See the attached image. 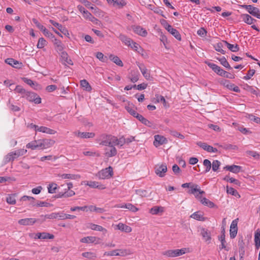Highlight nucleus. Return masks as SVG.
<instances>
[{
  "instance_id": "1",
  "label": "nucleus",
  "mask_w": 260,
  "mask_h": 260,
  "mask_svg": "<svg viewBox=\"0 0 260 260\" xmlns=\"http://www.w3.org/2000/svg\"><path fill=\"white\" fill-rule=\"evenodd\" d=\"M205 63L208 65V67L212 69V70L218 75L229 79H234L235 78L234 75H232L231 73L223 70L217 65L207 61H206Z\"/></svg>"
},
{
  "instance_id": "2",
  "label": "nucleus",
  "mask_w": 260,
  "mask_h": 260,
  "mask_svg": "<svg viewBox=\"0 0 260 260\" xmlns=\"http://www.w3.org/2000/svg\"><path fill=\"white\" fill-rule=\"evenodd\" d=\"M113 175V168L111 166H109L104 169H102L96 174V176L101 179H108L112 177Z\"/></svg>"
},
{
  "instance_id": "3",
  "label": "nucleus",
  "mask_w": 260,
  "mask_h": 260,
  "mask_svg": "<svg viewBox=\"0 0 260 260\" xmlns=\"http://www.w3.org/2000/svg\"><path fill=\"white\" fill-rule=\"evenodd\" d=\"M189 193L193 194L195 197L201 201V199L203 198L201 195L205 194L204 191L201 190L199 186L196 184H192L190 186V189L188 191Z\"/></svg>"
},
{
  "instance_id": "4",
  "label": "nucleus",
  "mask_w": 260,
  "mask_h": 260,
  "mask_svg": "<svg viewBox=\"0 0 260 260\" xmlns=\"http://www.w3.org/2000/svg\"><path fill=\"white\" fill-rule=\"evenodd\" d=\"M131 252L129 250L127 249H115L111 251H106L104 253V255L108 256H125L128 254H130Z\"/></svg>"
},
{
  "instance_id": "5",
  "label": "nucleus",
  "mask_w": 260,
  "mask_h": 260,
  "mask_svg": "<svg viewBox=\"0 0 260 260\" xmlns=\"http://www.w3.org/2000/svg\"><path fill=\"white\" fill-rule=\"evenodd\" d=\"M22 97L25 98L29 102H34L37 104H39L41 103V98L34 92L27 91L25 94L23 95Z\"/></svg>"
},
{
  "instance_id": "6",
  "label": "nucleus",
  "mask_w": 260,
  "mask_h": 260,
  "mask_svg": "<svg viewBox=\"0 0 260 260\" xmlns=\"http://www.w3.org/2000/svg\"><path fill=\"white\" fill-rule=\"evenodd\" d=\"M167 171V166L165 164L157 165L155 167V172L160 177H164Z\"/></svg>"
},
{
  "instance_id": "7",
  "label": "nucleus",
  "mask_w": 260,
  "mask_h": 260,
  "mask_svg": "<svg viewBox=\"0 0 260 260\" xmlns=\"http://www.w3.org/2000/svg\"><path fill=\"white\" fill-rule=\"evenodd\" d=\"M185 253V249L169 250L166 251L164 254L169 257H176L181 255Z\"/></svg>"
},
{
  "instance_id": "8",
  "label": "nucleus",
  "mask_w": 260,
  "mask_h": 260,
  "mask_svg": "<svg viewBox=\"0 0 260 260\" xmlns=\"http://www.w3.org/2000/svg\"><path fill=\"white\" fill-rule=\"evenodd\" d=\"M140 70L141 71L142 75L146 80H151L152 77L150 76V73L147 69L146 67L143 63H140L138 62H136Z\"/></svg>"
},
{
  "instance_id": "9",
  "label": "nucleus",
  "mask_w": 260,
  "mask_h": 260,
  "mask_svg": "<svg viewBox=\"0 0 260 260\" xmlns=\"http://www.w3.org/2000/svg\"><path fill=\"white\" fill-rule=\"evenodd\" d=\"M109 147H107L105 149V155L108 157H111L115 156L117 151L116 148L114 146H108Z\"/></svg>"
},
{
  "instance_id": "10",
  "label": "nucleus",
  "mask_w": 260,
  "mask_h": 260,
  "mask_svg": "<svg viewBox=\"0 0 260 260\" xmlns=\"http://www.w3.org/2000/svg\"><path fill=\"white\" fill-rule=\"evenodd\" d=\"M238 246L240 260H243V256L245 254V243L244 242L242 237L239 238Z\"/></svg>"
},
{
  "instance_id": "11",
  "label": "nucleus",
  "mask_w": 260,
  "mask_h": 260,
  "mask_svg": "<svg viewBox=\"0 0 260 260\" xmlns=\"http://www.w3.org/2000/svg\"><path fill=\"white\" fill-rule=\"evenodd\" d=\"M166 27L167 30L171 34H172L177 40L179 41L181 40V35L177 29L173 28L172 26L170 24H167L166 25Z\"/></svg>"
},
{
  "instance_id": "12",
  "label": "nucleus",
  "mask_w": 260,
  "mask_h": 260,
  "mask_svg": "<svg viewBox=\"0 0 260 260\" xmlns=\"http://www.w3.org/2000/svg\"><path fill=\"white\" fill-rule=\"evenodd\" d=\"M167 142V139L164 136L160 135H155L154 136V141L153 142L154 145L156 147H158L160 145H162L163 144H165Z\"/></svg>"
},
{
  "instance_id": "13",
  "label": "nucleus",
  "mask_w": 260,
  "mask_h": 260,
  "mask_svg": "<svg viewBox=\"0 0 260 260\" xmlns=\"http://www.w3.org/2000/svg\"><path fill=\"white\" fill-rule=\"evenodd\" d=\"M5 62L15 68L20 69L22 67L21 62H19L18 61L12 58H7L5 60Z\"/></svg>"
},
{
  "instance_id": "14",
  "label": "nucleus",
  "mask_w": 260,
  "mask_h": 260,
  "mask_svg": "<svg viewBox=\"0 0 260 260\" xmlns=\"http://www.w3.org/2000/svg\"><path fill=\"white\" fill-rule=\"evenodd\" d=\"M23 81L35 90H40L41 89V86L40 85L38 84L36 82H34L29 79L23 78Z\"/></svg>"
},
{
  "instance_id": "15",
  "label": "nucleus",
  "mask_w": 260,
  "mask_h": 260,
  "mask_svg": "<svg viewBox=\"0 0 260 260\" xmlns=\"http://www.w3.org/2000/svg\"><path fill=\"white\" fill-rule=\"evenodd\" d=\"M242 21L248 24H252L256 20L253 18L250 15L247 14H241L240 16Z\"/></svg>"
},
{
  "instance_id": "16",
  "label": "nucleus",
  "mask_w": 260,
  "mask_h": 260,
  "mask_svg": "<svg viewBox=\"0 0 260 260\" xmlns=\"http://www.w3.org/2000/svg\"><path fill=\"white\" fill-rule=\"evenodd\" d=\"M85 184L89 186L91 188H98L99 189H104L106 188L103 184H102L96 181H86V183Z\"/></svg>"
},
{
  "instance_id": "17",
  "label": "nucleus",
  "mask_w": 260,
  "mask_h": 260,
  "mask_svg": "<svg viewBox=\"0 0 260 260\" xmlns=\"http://www.w3.org/2000/svg\"><path fill=\"white\" fill-rule=\"evenodd\" d=\"M139 76L140 74L138 71L133 70L131 71L128 78L132 82L135 83L139 80Z\"/></svg>"
},
{
  "instance_id": "18",
  "label": "nucleus",
  "mask_w": 260,
  "mask_h": 260,
  "mask_svg": "<svg viewBox=\"0 0 260 260\" xmlns=\"http://www.w3.org/2000/svg\"><path fill=\"white\" fill-rule=\"evenodd\" d=\"M110 135L103 134L100 137V145L104 146H110Z\"/></svg>"
},
{
  "instance_id": "19",
  "label": "nucleus",
  "mask_w": 260,
  "mask_h": 260,
  "mask_svg": "<svg viewBox=\"0 0 260 260\" xmlns=\"http://www.w3.org/2000/svg\"><path fill=\"white\" fill-rule=\"evenodd\" d=\"M133 29L136 34L142 37H145L147 34V31L140 26H134Z\"/></svg>"
},
{
  "instance_id": "20",
  "label": "nucleus",
  "mask_w": 260,
  "mask_h": 260,
  "mask_svg": "<svg viewBox=\"0 0 260 260\" xmlns=\"http://www.w3.org/2000/svg\"><path fill=\"white\" fill-rule=\"evenodd\" d=\"M36 220L35 218H24L20 219L18 221V223L21 225H28L33 224L36 222Z\"/></svg>"
},
{
  "instance_id": "21",
  "label": "nucleus",
  "mask_w": 260,
  "mask_h": 260,
  "mask_svg": "<svg viewBox=\"0 0 260 260\" xmlns=\"http://www.w3.org/2000/svg\"><path fill=\"white\" fill-rule=\"evenodd\" d=\"M224 169L228 170L234 173H238L241 171V167L234 165L232 166H226L224 167Z\"/></svg>"
},
{
  "instance_id": "22",
  "label": "nucleus",
  "mask_w": 260,
  "mask_h": 260,
  "mask_svg": "<svg viewBox=\"0 0 260 260\" xmlns=\"http://www.w3.org/2000/svg\"><path fill=\"white\" fill-rule=\"evenodd\" d=\"M97 238L95 237L88 236L84 237L80 240L81 242L85 243H91L95 242V244H99L100 242L96 241Z\"/></svg>"
},
{
  "instance_id": "23",
  "label": "nucleus",
  "mask_w": 260,
  "mask_h": 260,
  "mask_svg": "<svg viewBox=\"0 0 260 260\" xmlns=\"http://www.w3.org/2000/svg\"><path fill=\"white\" fill-rule=\"evenodd\" d=\"M250 14L252 15L254 17H257L259 13V10L256 8L254 7L252 5H249L248 10L247 11Z\"/></svg>"
},
{
  "instance_id": "24",
  "label": "nucleus",
  "mask_w": 260,
  "mask_h": 260,
  "mask_svg": "<svg viewBox=\"0 0 260 260\" xmlns=\"http://www.w3.org/2000/svg\"><path fill=\"white\" fill-rule=\"evenodd\" d=\"M119 39L126 45L129 46H131L133 44V42H134L131 39L122 34H120L119 35Z\"/></svg>"
},
{
  "instance_id": "25",
  "label": "nucleus",
  "mask_w": 260,
  "mask_h": 260,
  "mask_svg": "<svg viewBox=\"0 0 260 260\" xmlns=\"http://www.w3.org/2000/svg\"><path fill=\"white\" fill-rule=\"evenodd\" d=\"M223 43L224 44L227 48L232 52H236L238 51L239 50V47L237 44H231L226 41H223Z\"/></svg>"
},
{
  "instance_id": "26",
  "label": "nucleus",
  "mask_w": 260,
  "mask_h": 260,
  "mask_svg": "<svg viewBox=\"0 0 260 260\" xmlns=\"http://www.w3.org/2000/svg\"><path fill=\"white\" fill-rule=\"evenodd\" d=\"M117 227L118 230L126 233H129L132 230L131 227L122 223H119L118 225H117Z\"/></svg>"
},
{
  "instance_id": "27",
  "label": "nucleus",
  "mask_w": 260,
  "mask_h": 260,
  "mask_svg": "<svg viewBox=\"0 0 260 260\" xmlns=\"http://www.w3.org/2000/svg\"><path fill=\"white\" fill-rule=\"evenodd\" d=\"M38 132L49 134H54L56 133V131L53 129H50L45 126H40L37 129Z\"/></svg>"
},
{
  "instance_id": "28",
  "label": "nucleus",
  "mask_w": 260,
  "mask_h": 260,
  "mask_svg": "<svg viewBox=\"0 0 260 260\" xmlns=\"http://www.w3.org/2000/svg\"><path fill=\"white\" fill-rule=\"evenodd\" d=\"M42 142L44 149L51 147L55 143L54 140L48 139H42Z\"/></svg>"
},
{
  "instance_id": "29",
  "label": "nucleus",
  "mask_w": 260,
  "mask_h": 260,
  "mask_svg": "<svg viewBox=\"0 0 260 260\" xmlns=\"http://www.w3.org/2000/svg\"><path fill=\"white\" fill-rule=\"evenodd\" d=\"M131 47L135 51H137L138 53L143 56V52H144L143 49L137 43L133 42Z\"/></svg>"
},
{
  "instance_id": "30",
  "label": "nucleus",
  "mask_w": 260,
  "mask_h": 260,
  "mask_svg": "<svg viewBox=\"0 0 260 260\" xmlns=\"http://www.w3.org/2000/svg\"><path fill=\"white\" fill-rule=\"evenodd\" d=\"M190 217L200 221L205 220V218L203 217V214L200 211H197L193 213L190 215Z\"/></svg>"
},
{
  "instance_id": "31",
  "label": "nucleus",
  "mask_w": 260,
  "mask_h": 260,
  "mask_svg": "<svg viewBox=\"0 0 260 260\" xmlns=\"http://www.w3.org/2000/svg\"><path fill=\"white\" fill-rule=\"evenodd\" d=\"M93 133L80 132H79L77 136L81 138H91L94 136Z\"/></svg>"
},
{
  "instance_id": "32",
  "label": "nucleus",
  "mask_w": 260,
  "mask_h": 260,
  "mask_svg": "<svg viewBox=\"0 0 260 260\" xmlns=\"http://www.w3.org/2000/svg\"><path fill=\"white\" fill-rule=\"evenodd\" d=\"M49 21L53 25L57 27L61 33L65 34V32H67L66 31V27L63 26L61 24L54 21L53 20H50Z\"/></svg>"
},
{
  "instance_id": "33",
  "label": "nucleus",
  "mask_w": 260,
  "mask_h": 260,
  "mask_svg": "<svg viewBox=\"0 0 260 260\" xmlns=\"http://www.w3.org/2000/svg\"><path fill=\"white\" fill-rule=\"evenodd\" d=\"M109 58L111 60L113 61L115 63H116L117 65L122 67L123 66V64L122 62V61L120 59V58L117 56H114V55L111 54L109 56Z\"/></svg>"
},
{
  "instance_id": "34",
  "label": "nucleus",
  "mask_w": 260,
  "mask_h": 260,
  "mask_svg": "<svg viewBox=\"0 0 260 260\" xmlns=\"http://www.w3.org/2000/svg\"><path fill=\"white\" fill-rule=\"evenodd\" d=\"M58 176L61 177L63 179H76L80 177V176L78 175L71 174H59Z\"/></svg>"
},
{
  "instance_id": "35",
  "label": "nucleus",
  "mask_w": 260,
  "mask_h": 260,
  "mask_svg": "<svg viewBox=\"0 0 260 260\" xmlns=\"http://www.w3.org/2000/svg\"><path fill=\"white\" fill-rule=\"evenodd\" d=\"M137 118L146 126L151 127L152 125L150 121L144 118L142 115L139 114V116H137Z\"/></svg>"
},
{
  "instance_id": "36",
  "label": "nucleus",
  "mask_w": 260,
  "mask_h": 260,
  "mask_svg": "<svg viewBox=\"0 0 260 260\" xmlns=\"http://www.w3.org/2000/svg\"><path fill=\"white\" fill-rule=\"evenodd\" d=\"M84 17L86 18V19L89 20V21H91L92 22L98 24L99 22V20L93 17L92 14L88 12L87 13H86V14L84 15Z\"/></svg>"
},
{
  "instance_id": "37",
  "label": "nucleus",
  "mask_w": 260,
  "mask_h": 260,
  "mask_svg": "<svg viewBox=\"0 0 260 260\" xmlns=\"http://www.w3.org/2000/svg\"><path fill=\"white\" fill-rule=\"evenodd\" d=\"M163 211V207L158 206H154L150 210V212L154 215L157 214L159 213H162Z\"/></svg>"
},
{
  "instance_id": "38",
  "label": "nucleus",
  "mask_w": 260,
  "mask_h": 260,
  "mask_svg": "<svg viewBox=\"0 0 260 260\" xmlns=\"http://www.w3.org/2000/svg\"><path fill=\"white\" fill-rule=\"evenodd\" d=\"M203 165L205 167L206 169L204 171V172H202V173L205 174V173L208 172L210 170L211 167H212V164L210 160L206 159L203 161Z\"/></svg>"
},
{
  "instance_id": "39",
  "label": "nucleus",
  "mask_w": 260,
  "mask_h": 260,
  "mask_svg": "<svg viewBox=\"0 0 260 260\" xmlns=\"http://www.w3.org/2000/svg\"><path fill=\"white\" fill-rule=\"evenodd\" d=\"M17 158L16 156L14 155V152H11L8 153L5 157V161L6 163L13 161L15 158Z\"/></svg>"
},
{
  "instance_id": "40",
  "label": "nucleus",
  "mask_w": 260,
  "mask_h": 260,
  "mask_svg": "<svg viewBox=\"0 0 260 260\" xmlns=\"http://www.w3.org/2000/svg\"><path fill=\"white\" fill-rule=\"evenodd\" d=\"M81 86L84 88L86 91H89L91 90V87L89 83L85 79L80 81Z\"/></svg>"
},
{
  "instance_id": "41",
  "label": "nucleus",
  "mask_w": 260,
  "mask_h": 260,
  "mask_svg": "<svg viewBox=\"0 0 260 260\" xmlns=\"http://www.w3.org/2000/svg\"><path fill=\"white\" fill-rule=\"evenodd\" d=\"M16 194H9L6 199L7 202L11 205H14L16 204L15 197Z\"/></svg>"
},
{
  "instance_id": "42",
  "label": "nucleus",
  "mask_w": 260,
  "mask_h": 260,
  "mask_svg": "<svg viewBox=\"0 0 260 260\" xmlns=\"http://www.w3.org/2000/svg\"><path fill=\"white\" fill-rule=\"evenodd\" d=\"M201 202L203 205L207 206L210 208H212L214 206V204L206 198H203L202 199H201Z\"/></svg>"
},
{
  "instance_id": "43",
  "label": "nucleus",
  "mask_w": 260,
  "mask_h": 260,
  "mask_svg": "<svg viewBox=\"0 0 260 260\" xmlns=\"http://www.w3.org/2000/svg\"><path fill=\"white\" fill-rule=\"evenodd\" d=\"M217 59H218L220 63L226 69L229 70L232 69V67L230 66V64L227 61L226 58L224 57H223L221 58H217Z\"/></svg>"
},
{
  "instance_id": "44",
  "label": "nucleus",
  "mask_w": 260,
  "mask_h": 260,
  "mask_svg": "<svg viewBox=\"0 0 260 260\" xmlns=\"http://www.w3.org/2000/svg\"><path fill=\"white\" fill-rule=\"evenodd\" d=\"M125 109L131 115L136 118H137V116H139V114L134 109L129 106H126Z\"/></svg>"
},
{
  "instance_id": "45",
  "label": "nucleus",
  "mask_w": 260,
  "mask_h": 260,
  "mask_svg": "<svg viewBox=\"0 0 260 260\" xmlns=\"http://www.w3.org/2000/svg\"><path fill=\"white\" fill-rule=\"evenodd\" d=\"M197 145L200 147L202 148L205 150H206L208 152H210L211 151V149L212 146L210 145H208L206 143H203L201 142H199L197 143Z\"/></svg>"
},
{
  "instance_id": "46",
  "label": "nucleus",
  "mask_w": 260,
  "mask_h": 260,
  "mask_svg": "<svg viewBox=\"0 0 260 260\" xmlns=\"http://www.w3.org/2000/svg\"><path fill=\"white\" fill-rule=\"evenodd\" d=\"M90 228L92 230L98 231H105L107 230L103 228L101 225H96L95 224L91 223L90 225Z\"/></svg>"
},
{
  "instance_id": "47",
  "label": "nucleus",
  "mask_w": 260,
  "mask_h": 260,
  "mask_svg": "<svg viewBox=\"0 0 260 260\" xmlns=\"http://www.w3.org/2000/svg\"><path fill=\"white\" fill-rule=\"evenodd\" d=\"M57 185L56 183H51L48 186V192L50 193H53L56 192V189H57Z\"/></svg>"
},
{
  "instance_id": "48",
  "label": "nucleus",
  "mask_w": 260,
  "mask_h": 260,
  "mask_svg": "<svg viewBox=\"0 0 260 260\" xmlns=\"http://www.w3.org/2000/svg\"><path fill=\"white\" fill-rule=\"evenodd\" d=\"M201 234L203 238L205 239L206 241H208L211 239L210 234L205 229H203L202 230Z\"/></svg>"
},
{
  "instance_id": "49",
  "label": "nucleus",
  "mask_w": 260,
  "mask_h": 260,
  "mask_svg": "<svg viewBox=\"0 0 260 260\" xmlns=\"http://www.w3.org/2000/svg\"><path fill=\"white\" fill-rule=\"evenodd\" d=\"M82 255L84 257L89 259H94L96 257L95 254L91 252H83L82 253Z\"/></svg>"
},
{
  "instance_id": "50",
  "label": "nucleus",
  "mask_w": 260,
  "mask_h": 260,
  "mask_svg": "<svg viewBox=\"0 0 260 260\" xmlns=\"http://www.w3.org/2000/svg\"><path fill=\"white\" fill-rule=\"evenodd\" d=\"M124 208L128 209L129 211H131L133 212H136L137 211H138V208L131 203L124 204Z\"/></svg>"
},
{
  "instance_id": "51",
  "label": "nucleus",
  "mask_w": 260,
  "mask_h": 260,
  "mask_svg": "<svg viewBox=\"0 0 260 260\" xmlns=\"http://www.w3.org/2000/svg\"><path fill=\"white\" fill-rule=\"evenodd\" d=\"M47 45L46 40L43 38H40L39 39L37 47L40 49L43 48L45 46Z\"/></svg>"
},
{
  "instance_id": "52",
  "label": "nucleus",
  "mask_w": 260,
  "mask_h": 260,
  "mask_svg": "<svg viewBox=\"0 0 260 260\" xmlns=\"http://www.w3.org/2000/svg\"><path fill=\"white\" fill-rule=\"evenodd\" d=\"M220 83L223 86L230 90L233 88V86H234V84L230 83V82L228 80H222Z\"/></svg>"
},
{
  "instance_id": "53",
  "label": "nucleus",
  "mask_w": 260,
  "mask_h": 260,
  "mask_svg": "<svg viewBox=\"0 0 260 260\" xmlns=\"http://www.w3.org/2000/svg\"><path fill=\"white\" fill-rule=\"evenodd\" d=\"M223 47V42L222 43H218L217 44L216 46H215V49L218 51L222 53V54H224L225 53V51L223 50L222 48Z\"/></svg>"
},
{
  "instance_id": "54",
  "label": "nucleus",
  "mask_w": 260,
  "mask_h": 260,
  "mask_svg": "<svg viewBox=\"0 0 260 260\" xmlns=\"http://www.w3.org/2000/svg\"><path fill=\"white\" fill-rule=\"evenodd\" d=\"M221 162L218 160H215L212 162V168L214 172H216L219 169Z\"/></svg>"
},
{
  "instance_id": "55",
  "label": "nucleus",
  "mask_w": 260,
  "mask_h": 260,
  "mask_svg": "<svg viewBox=\"0 0 260 260\" xmlns=\"http://www.w3.org/2000/svg\"><path fill=\"white\" fill-rule=\"evenodd\" d=\"M54 236L52 234L48 233H41V239H53Z\"/></svg>"
},
{
  "instance_id": "56",
  "label": "nucleus",
  "mask_w": 260,
  "mask_h": 260,
  "mask_svg": "<svg viewBox=\"0 0 260 260\" xmlns=\"http://www.w3.org/2000/svg\"><path fill=\"white\" fill-rule=\"evenodd\" d=\"M226 192L228 193L231 194L235 196L239 195L238 192L236 189L232 187H229L228 186H226Z\"/></svg>"
},
{
  "instance_id": "57",
  "label": "nucleus",
  "mask_w": 260,
  "mask_h": 260,
  "mask_svg": "<svg viewBox=\"0 0 260 260\" xmlns=\"http://www.w3.org/2000/svg\"><path fill=\"white\" fill-rule=\"evenodd\" d=\"M14 90L16 92L22 94L23 95H25L27 92L25 89L20 85H17Z\"/></svg>"
},
{
  "instance_id": "58",
  "label": "nucleus",
  "mask_w": 260,
  "mask_h": 260,
  "mask_svg": "<svg viewBox=\"0 0 260 260\" xmlns=\"http://www.w3.org/2000/svg\"><path fill=\"white\" fill-rule=\"evenodd\" d=\"M96 57L101 61L103 62H106L107 60V57L104 56V55L100 52L96 53Z\"/></svg>"
},
{
  "instance_id": "59",
  "label": "nucleus",
  "mask_w": 260,
  "mask_h": 260,
  "mask_svg": "<svg viewBox=\"0 0 260 260\" xmlns=\"http://www.w3.org/2000/svg\"><path fill=\"white\" fill-rule=\"evenodd\" d=\"M26 150H24L23 149L17 150L15 151H13L14 155L16 156L17 157H18L20 156H22L24 155L26 152Z\"/></svg>"
},
{
  "instance_id": "60",
  "label": "nucleus",
  "mask_w": 260,
  "mask_h": 260,
  "mask_svg": "<svg viewBox=\"0 0 260 260\" xmlns=\"http://www.w3.org/2000/svg\"><path fill=\"white\" fill-rule=\"evenodd\" d=\"M110 146H115L117 145L118 139L117 137L112 136L110 135Z\"/></svg>"
},
{
  "instance_id": "61",
  "label": "nucleus",
  "mask_w": 260,
  "mask_h": 260,
  "mask_svg": "<svg viewBox=\"0 0 260 260\" xmlns=\"http://www.w3.org/2000/svg\"><path fill=\"white\" fill-rule=\"evenodd\" d=\"M247 117L251 121L256 123H260V118L256 117L252 114H248Z\"/></svg>"
},
{
  "instance_id": "62",
  "label": "nucleus",
  "mask_w": 260,
  "mask_h": 260,
  "mask_svg": "<svg viewBox=\"0 0 260 260\" xmlns=\"http://www.w3.org/2000/svg\"><path fill=\"white\" fill-rule=\"evenodd\" d=\"M255 72V71L253 69L249 70L247 74L243 77V79L246 80L250 79L254 75Z\"/></svg>"
},
{
  "instance_id": "63",
  "label": "nucleus",
  "mask_w": 260,
  "mask_h": 260,
  "mask_svg": "<svg viewBox=\"0 0 260 260\" xmlns=\"http://www.w3.org/2000/svg\"><path fill=\"white\" fill-rule=\"evenodd\" d=\"M32 20L33 23L36 24L38 28H39L42 31H43L44 29L45 28V27L43 25H42L40 22H39V21L36 19L33 18Z\"/></svg>"
},
{
  "instance_id": "64",
  "label": "nucleus",
  "mask_w": 260,
  "mask_h": 260,
  "mask_svg": "<svg viewBox=\"0 0 260 260\" xmlns=\"http://www.w3.org/2000/svg\"><path fill=\"white\" fill-rule=\"evenodd\" d=\"M254 242L255 243L260 242V230L259 229H257L255 232Z\"/></svg>"
}]
</instances>
